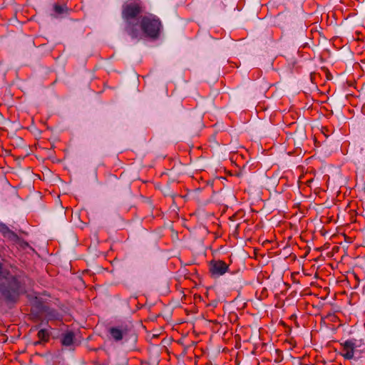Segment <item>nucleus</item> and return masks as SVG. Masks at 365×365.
Wrapping results in <instances>:
<instances>
[{"label":"nucleus","instance_id":"obj_10","mask_svg":"<svg viewBox=\"0 0 365 365\" xmlns=\"http://www.w3.org/2000/svg\"><path fill=\"white\" fill-rule=\"evenodd\" d=\"M54 9H55L56 12H57L58 14H61L64 11V9L62 6H59V5H56L54 6Z\"/></svg>","mask_w":365,"mask_h":365},{"label":"nucleus","instance_id":"obj_4","mask_svg":"<svg viewBox=\"0 0 365 365\" xmlns=\"http://www.w3.org/2000/svg\"><path fill=\"white\" fill-rule=\"evenodd\" d=\"M356 339H349L341 343L342 349L341 355L346 360L357 358V345Z\"/></svg>","mask_w":365,"mask_h":365},{"label":"nucleus","instance_id":"obj_2","mask_svg":"<svg viewBox=\"0 0 365 365\" xmlns=\"http://www.w3.org/2000/svg\"><path fill=\"white\" fill-rule=\"evenodd\" d=\"M21 291L18 279L4 270L0 264V298L7 302H15Z\"/></svg>","mask_w":365,"mask_h":365},{"label":"nucleus","instance_id":"obj_1","mask_svg":"<svg viewBox=\"0 0 365 365\" xmlns=\"http://www.w3.org/2000/svg\"><path fill=\"white\" fill-rule=\"evenodd\" d=\"M142 12V6L139 2H125L122 6V18L125 22V30L132 38H139L140 31V14Z\"/></svg>","mask_w":365,"mask_h":365},{"label":"nucleus","instance_id":"obj_9","mask_svg":"<svg viewBox=\"0 0 365 365\" xmlns=\"http://www.w3.org/2000/svg\"><path fill=\"white\" fill-rule=\"evenodd\" d=\"M0 231L4 234L6 235L9 232V228L3 223H0Z\"/></svg>","mask_w":365,"mask_h":365},{"label":"nucleus","instance_id":"obj_5","mask_svg":"<svg viewBox=\"0 0 365 365\" xmlns=\"http://www.w3.org/2000/svg\"><path fill=\"white\" fill-rule=\"evenodd\" d=\"M228 264L222 260L212 261L210 264V272L212 274L219 277L225 274L228 270Z\"/></svg>","mask_w":365,"mask_h":365},{"label":"nucleus","instance_id":"obj_6","mask_svg":"<svg viewBox=\"0 0 365 365\" xmlns=\"http://www.w3.org/2000/svg\"><path fill=\"white\" fill-rule=\"evenodd\" d=\"M110 334L116 341H120L127 334V329L125 327H112L110 329Z\"/></svg>","mask_w":365,"mask_h":365},{"label":"nucleus","instance_id":"obj_7","mask_svg":"<svg viewBox=\"0 0 365 365\" xmlns=\"http://www.w3.org/2000/svg\"><path fill=\"white\" fill-rule=\"evenodd\" d=\"M73 334L72 332L66 333L61 339L62 344L65 346H70L73 341Z\"/></svg>","mask_w":365,"mask_h":365},{"label":"nucleus","instance_id":"obj_3","mask_svg":"<svg viewBox=\"0 0 365 365\" xmlns=\"http://www.w3.org/2000/svg\"><path fill=\"white\" fill-rule=\"evenodd\" d=\"M161 22L158 18L153 14H148L140 17L139 30L150 38H157L160 31Z\"/></svg>","mask_w":365,"mask_h":365},{"label":"nucleus","instance_id":"obj_8","mask_svg":"<svg viewBox=\"0 0 365 365\" xmlns=\"http://www.w3.org/2000/svg\"><path fill=\"white\" fill-rule=\"evenodd\" d=\"M38 336L42 341H47L49 337V333L46 329H42L38 331Z\"/></svg>","mask_w":365,"mask_h":365}]
</instances>
